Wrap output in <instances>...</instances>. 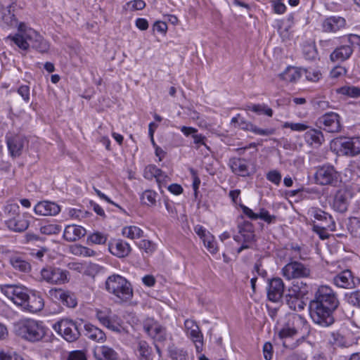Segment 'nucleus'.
<instances>
[{
	"label": "nucleus",
	"mask_w": 360,
	"mask_h": 360,
	"mask_svg": "<svg viewBox=\"0 0 360 360\" xmlns=\"http://www.w3.org/2000/svg\"><path fill=\"white\" fill-rule=\"evenodd\" d=\"M94 356L97 360H117V353L111 347L101 346L94 352Z\"/></svg>",
	"instance_id": "32"
},
{
	"label": "nucleus",
	"mask_w": 360,
	"mask_h": 360,
	"mask_svg": "<svg viewBox=\"0 0 360 360\" xmlns=\"http://www.w3.org/2000/svg\"><path fill=\"white\" fill-rule=\"evenodd\" d=\"M85 337L95 342L103 343L106 340L105 333L99 328L91 323H86L84 326Z\"/></svg>",
	"instance_id": "25"
},
{
	"label": "nucleus",
	"mask_w": 360,
	"mask_h": 360,
	"mask_svg": "<svg viewBox=\"0 0 360 360\" xmlns=\"http://www.w3.org/2000/svg\"><path fill=\"white\" fill-rule=\"evenodd\" d=\"M42 281L51 285H62L69 281V271L60 268L47 266L40 271Z\"/></svg>",
	"instance_id": "6"
},
{
	"label": "nucleus",
	"mask_w": 360,
	"mask_h": 360,
	"mask_svg": "<svg viewBox=\"0 0 360 360\" xmlns=\"http://www.w3.org/2000/svg\"><path fill=\"white\" fill-rule=\"evenodd\" d=\"M0 25L2 27H13L17 25V20L14 14H12L10 10L6 11L0 18Z\"/></svg>",
	"instance_id": "42"
},
{
	"label": "nucleus",
	"mask_w": 360,
	"mask_h": 360,
	"mask_svg": "<svg viewBox=\"0 0 360 360\" xmlns=\"http://www.w3.org/2000/svg\"><path fill=\"white\" fill-rule=\"evenodd\" d=\"M311 214L316 219L326 221V227L330 230H333L335 227V221L333 217L327 212L321 210L313 209L311 210Z\"/></svg>",
	"instance_id": "36"
},
{
	"label": "nucleus",
	"mask_w": 360,
	"mask_h": 360,
	"mask_svg": "<svg viewBox=\"0 0 360 360\" xmlns=\"http://www.w3.org/2000/svg\"><path fill=\"white\" fill-rule=\"evenodd\" d=\"M108 250L112 255L122 258L130 253L131 247L122 240H113L109 243Z\"/></svg>",
	"instance_id": "24"
},
{
	"label": "nucleus",
	"mask_w": 360,
	"mask_h": 360,
	"mask_svg": "<svg viewBox=\"0 0 360 360\" xmlns=\"http://www.w3.org/2000/svg\"><path fill=\"white\" fill-rule=\"evenodd\" d=\"M247 109L249 110H252V112H255L258 115L264 114L269 117H272V115H273L272 109L269 108L265 104H254V105L248 106Z\"/></svg>",
	"instance_id": "45"
},
{
	"label": "nucleus",
	"mask_w": 360,
	"mask_h": 360,
	"mask_svg": "<svg viewBox=\"0 0 360 360\" xmlns=\"http://www.w3.org/2000/svg\"><path fill=\"white\" fill-rule=\"evenodd\" d=\"M122 235L130 239H136L143 237V231L136 226H129L123 228Z\"/></svg>",
	"instance_id": "40"
},
{
	"label": "nucleus",
	"mask_w": 360,
	"mask_h": 360,
	"mask_svg": "<svg viewBox=\"0 0 360 360\" xmlns=\"http://www.w3.org/2000/svg\"><path fill=\"white\" fill-rule=\"evenodd\" d=\"M15 334L30 342H38L46 337L47 328L42 321L32 319L20 320L14 325Z\"/></svg>",
	"instance_id": "3"
},
{
	"label": "nucleus",
	"mask_w": 360,
	"mask_h": 360,
	"mask_svg": "<svg viewBox=\"0 0 360 360\" xmlns=\"http://www.w3.org/2000/svg\"><path fill=\"white\" fill-rule=\"evenodd\" d=\"M345 297L349 304L360 308V290L346 294Z\"/></svg>",
	"instance_id": "48"
},
{
	"label": "nucleus",
	"mask_w": 360,
	"mask_h": 360,
	"mask_svg": "<svg viewBox=\"0 0 360 360\" xmlns=\"http://www.w3.org/2000/svg\"><path fill=\"white\" fill-rule=\"evenodd\" d=\"M44 306L43 298L40 295L33 293L31 295L28 294L22 309L31 313H37L40 311Z\"/></svg>",
	"instance_id": "23"
},
{
	"label": "nucleus",
	"mask_w": 360,
	"mask_h": 360,
	"mask_svg": "<svg viewBox=\"0 0 360 360\" xmlns=\"http://www.w3.org/2000/svg\"><path fill=\"white\" fill-rule=\"evenodd\" d=\"M186 332L188 336L195 344L197 352L202 350L203 336L196 322L192 319H186L184 323Z\"/></svg>",
	"instance_id": "13"
},
{
	"label": "nucleus",
	"mask_w": 360,
	"mask_h": 360,
	"mask_svg": "<svg viewBox=\"0 0 360 360\" xmlns=\"http://www.w3.org/2000/svg\"><path fill=\"white\" fill-rule=\"evenodd\" d=\"M315 180L322 186L335 185L339 181V174L333 166L325 165L316 169Z\"/></svg>",
	"instance_id": "10"
},
{
	"label": "nucleus",
	"mask_w": 360,
	"mask_h": 360,
	"mask_svg": "<svg viewBox=\"0 0 360 360\" xmlns=\"http://www.w3.org/2000/svg\"><path fill=\"white\" fill-rule=\"evenodd\" d=\"M302 75V68L288 67L280 75L282 79L288 82H296Z\"/></svg>",
	"instance_id": "35"
},
{
	"label": "nucleus",
	"mask_w": 360,
	"mask_h": 360,
	"mask_svg": "<svg viewBox=\"0 0 360 360\" xmlns=\"http://www.w3.org/2000/svg\"><path fill=\"white\" fill-rule=\"evenodd\" d=\"M239 236H235L233 239L236 242H243L245 244H249L255 240V235L254 233L252 224L249 221H245L243 224L238 225Z\"/></svg>",
	"instance_id": "19"
},
{
	"label": "nucleus",
	"mask_w": 360,
	"mask_h": 360,
	"mask_svg": "<svg viewBox=\"0 0 360 360\" xmlns=\"http://www.w3.org/2000/svg\"><path fill=\"white\" fill-rule=\"evenodd\" d=\"M303 53L306 59L314 60L317 56V52L315 46L313 45H307L304 47Z\"/></svg>",
	"instance_id": "55"
},
{
	"label": "nucleus",
	"mask_w": 360,
	"mask_h": 360,
	"mask_svg": "<svg viewBox=\"0 0 360 360\" xmlns=\"http://www.w3.org/2000/svg\"><path fill=\"white\" fill-rule=\"evenodd\" d=\"M258 219H261L268 224L274 223L276 221V216L271 215L265 209H261L259 213L257 214Z\"/></svg>",
	"instance_id": "54"
},
{
	"label": "nucleus",
	"mask_w": 360,
	"mask_h": 360,
	"mask_svg": "<svg viewBox=\"0 0 360 360\" xmlns=\"http://www.w3.org/2000/svg\"><path fill=\"white\" fill-rule=\"evenodd\" d=\"M352 53L353 49L349 44L342 45L330 53V59L333 62H343L349 58Z\"/></svg>",
	"instance_id": "28"
},
{
	"label": "nucleus",
	"mask_w": 360,
	"mask_h": 360,
	"mask_svg": "<svg viewBox=\"0 0 360 360\" xmlns=\"http://www.w3.org/2000/svg\"><path fill=\"white\" fill-rule=\"evenodd\" d=\"M349 205V194L346 191H339L336 194L333 202L334 208L339 212H345Z\"/></svg>",
	"instance_id": "34"
},
{
	"label": "nucleus",
	"mask_w": 360,
	"mask_h": 360,
	"mask_svg": "<svg viewBox=\"0 0 360 360\" xmlns=\"http://www.w3.org/2000/svg\"><path fill=\"white\" fill-rule=\"evenodd\" d=\"M53 328L69 342L76 341L80 336L79 326L68 319L58 321L54 324Z\"/></svg>",
	"instance_id": "7"
},
{
	"label": "nucleus",
	"mask_w": 360,
	"mask_h": 360,
	"mask_svg": "<svg viewBox=\"0 0 360 360\" xmlns=\"http://www.w3.org/2000/svg\"><path fill=\"white\" fill-rule=\"evenodd\" d=\"M286 302L289 307L294 311H301L305 306L304 302L297 296L287 295Z\"/></svg>",
	"instance_id": "43"
},
{
	"label": "nucleus",
	"mask_w": 360,
	"mask_h": 360,
	"mask_svg": "<svg viewBox=\"0 0 360 360\" xmlns=\"http://www.w3.org/2000/svg\"><path fill=\"white\" fill-rule=\"evenodd\" d=\"M106 290L115 295L118 302H127L133 297V289L131 283L123 276L113 274L105 281Z\"/></svg>",
	"instance_id": "5"
},
{
	"label": "nucleus",
	"mask_w": 360,
	"mask_h": 360,
	"mask_svg": "<svg viewBox=\"0 0 360 360\" xmlns=\"http://www.w3.org/2000/svg\"><path fill=\"white\" fill-rule=\"evenodd\" d=\"M88 240L94 244H104L107 240V236L100 232H95L88 237Z\"/></svg>",
	"instance_id": "52"
},
{
	"label": "nucleus",
	"mask_w": 360,
	"mask_h": 360,
	"mask_svg": "<svg viewBox=\"0 0 360 360\" xmlns=\"http://www.w3.org/2000/svg\"><path fill=\"white\" fill-rule=\"evenodd\" d=\"M340 150L347 156L354 157L360 154V136L342 139Z\"/></svg>",
	"instance_id": "16"
},
{
	"label": "nucleus",
	"mask_w": 360,
	"mask_h": 360,
	"mask_svg": "<svg viewBox=\"0 0 360 360\" xmlns=\"http://www.w3.org/2000/svg\"><path fill=\"white\" fill-rule=\"evenodd\" d=\"M319 127L329 133H338L341 129L340 117L334 112H328L321 117L316 121Z\"/></svg>",
	"instance_id": "12"
},
{
	"label": "nucleus",
	"mask_w": 360,
	"mask_h": 360,
	"mask_svg": "<svg viewBox=\"0 0 360 360\" xmlns=\"http://www.w3.org/2000/svg\"><path fill=\"white\" fill-rule=\"evenodd\" d=\"M25 141V139L20 136H14L8 139V148L12 156L16 157L21 154Z\"/></svg>",
	"instance_id": "30"
},
{
	"label": "nucleus",
	"mask_w": 360,
	"mask_h": 360,
	"mask_svg": "<svg viewBox=\"0 0 360 360\" xmlns=\"http://www.w3.org/2000/svg\"><path fill=\"white\" fill-rule=\"evenodd\" d=\"M158 194L151 190L145 191L141 197V202L148 206L155 205Z\"/></svg>",
	"instance_id": "44"
},
{
	"label": "nucleus",
	"mask_w": 360,
	"mask_h": 360,
	"mask_svg": "<svg viewBox=\"0 0 360 360\" xmlns=\"http://www.w3.org/2000/svg\"><path fill=\"white\" fill-rule=\"evenodd\" d=\"M67 360H86V356L83 351L75 350L69 353Z\"/></svg>",
	"instance_id": "57"
},
{
	"label": "nucleus",
	"mask_w": 360,
	"mask_h": 360,
	"mask_svg": "<svg viewBox=\"0 0 360 360\" xmlns=\"http://www.w3.org/2000/svg\"><path fill=\"white\" fill-rule=\"evenodd\" d=\"M304 140L310 146L316 145L319 146L324 141L323 134L321 131L316 129H311L307 131L304 135Z\"/></svg>",
	"instance_id": "33"
},
{
	"label": "nucleus",
	"mask_w": 360,
	"mask_h": 360,
	"mask_svg": "<svg viewBox=\"0 0 360 360\" xmlns=\"http://www.w3.org/2000/svg\"><path fill=\"white\" fill-rule=\"evenodd\" d=\"M284 292V283L281 278H274L269 281L267 288V296L270 301L278 302Z\"/></svg>",
	"instance_id": "18"
},
{
	"label": "nucleus",
	"mask_w": 360,
	"mask_h": 360,
	"mask_svg": "<svg viewBox=\"0 0 360 360\" xmlns=\"http://www.w3.org/2000/svg\"><path fill=\"white\" fill-rule=\"evenodd\" d=\"M111 314L112 312L108 309L104 310L97 309L96 316L103 326L112 331L119 332L120 326L114 324L113 318Z\"/></svg>",
	"instance_id": "27"
},
{
	"label": "nucleus",
	"mask_w": 360,
	"mask_h": 360,
	"mask_svg": "<svg viewBox=\"0 0 360 360\" xmlns=\"http://www.w3.org/2000/svg\"><path fill=\"white\" fill-rule=\"evenodd\" d=\"M202 241L205 246L210 253L215 254L218 251V248L214 240V237L212 234L208 236Z\"/></svg>",
	"instance_id": "49"
},
{
	"label": "nucleus",
	"mask_w": 360,
	"mask_h": 360,
	"mask_svg": "<svg viewBox=\"0 0 360 360\" xmlns=\"http://www.w3.org/2000/svg\"><path fill=\"white\" fill-rule=\"evenodd\" d=\"M137 352L140 360H151L152 349L146 341H139Z\"/></svg>",
	"instance_id": "38"
},
{
	"label": "nucleus",
	"mask_w": 360,
	"mask_h": 360,
	"mask_svg": "<svg viewBox=\"0 0 360 360\" xmlns=\"http://www.w3.org/2000/svg\"><path fill=\"white\" fill-rule=\"evenodd\" d=\"M86 230L80 226L75 224L68 225L65 228L63 238L69 242L76 241L84 236Z\"/></svg>",
	"instance_id": "29"
},
{
	"label": "nucleus",
	"mask_w": 360,
	"mask_h": 360,
	"mask_svg": "<svg viewBox=\"0 0 360 360\" xmlns=\"http://www.w3.org/2000/svg\"><path fill=\"white\" fill-rule=\"evenodd\" d=\"M60 230V226L53 224H47L40 227V232L45 235L57 234Z\"/></svg>",
	"instance_id": "47"
},
{
	"label": "nucleus",
	"mask_w": 360,
	"mask_h": 360,
	"mask_svg": "<svg viewBox=\"0 0 360 360\" xmlns=\"http://www.w3.org/2000/svg\"><path fill=\"white\" fill-rule=\"evenodd\" d=\"M309 331V327L306 319L297 314H292L287 316V322L278 331V336L285 348L294 349L302 340L304 336L302 339L292 342H289L288 339L293 338L300 333L308 334Z\"/></svg>",
	"instance_id": "2"
},
{
	"label": "nucleus",
	"mask_w": 360,
	"mask_h": 360,
	"mask_svg": "<svg viewBox=\"0 0 360 360\" xmlns=\"http://www.w3.org/2000/svg\"><path fill=\"white\" fill-rule=\"evenodd\" d=\"M266 178L270 182L278 186L281 184L282 176L280 172L273 169L266 174Z\"/></svg>",
	"instance_id": "50"
},
{
	"label": "nucleus",
	"mask_w": 360,
	"mask_h": 360,
	"mask_svg": "<svg viewBox=\"0 0 360 360\" xmlns=\"http://www.w3.org/2000/svg\"><path fill=\"white\" fill-rule=\"evenodd\" d=\"M30 86L27 85H21L18 89V94L20 95L23 100L27 103L30 101Z\"/></svg>",
	"instance_id": "58"
},
{
	"label": "nucleus",
	"mask_w": 360,
	"mask_h": 360,
	"mask_svg": "<svg viewBox=\"0 0 360 360\" xmlns=\"http://www.w3.org/2000/svg\"><path fill=\"white\" fill-rule=\"evenodd\" d=\"M346 73V68L342 66L338 65L332 69L330 75L332 78H338L342 75H345Z\"/></svg>",
	"instance_id": "61"
},
{
	"label": "nucleus",
	"mask_w": 360,
	"mask_h": 360,
	"mask_svg": "<svg viewBox=\"0 0 360 360\" xmlns=\"http://www.w3.org/2000/svg\"><path fill=\"white\" fill-rule=\"evenodd\" d=\"M49 297L55 302H60L63 305L70 308L77 306V302L75 295L68 290L61 288H52L49 291Z\"/></svg>",
	"instance_id": "14"
},
{
	"label": "nucleus",
	"mask_w": 360,
	"mask_h": 360,
	"mask_svg": "<svg viewBox=\"0 0 360 360\" xmlns=\"http://www.w3.org/2000/svg\"><path fill=\"white\" fill-rule=\"evenodd\" d=\"M1 292L13 302L22 308L28 295V290L18 285H0Z\"/></svg>",
	"instance_id": "9"
},
{
	"label": "nucleus",
	"mask_w": 360,
	"mask_h": 360,
	"mask_svg": "<svg viewBox=\"0 0 360 360\" xmlns=\"http://www.w3.org/2000/svg\"><path fill=\"white\" fill-rule=\"evenodd\" d=\"M359 283V280H355L350 270L342 271L333 278V283L342 288L353 289Z\"/></svg>",
	"instance_id": "15"
},
{
	"label": "nucleus",
	"mask_w": 360,
	"mask_h": 360,
	"mask_svg": "<svg viewBox=\"0 0 360 360\" xmlns=\"http://www.w3.org/2000/svg\"><path fill=\"white\" fill-rule=\"evenodd\" d=\"M10 262L12 266L21 272H28L31 269V266L29 262L21 259L19 257H13L11 258Z\"/></svg>",
	"instance_id": "39"
},
{
	"label": "nucleus",
	"mask_w": 360,
	"mask_h": 360,
	"mask_svg": "<svg viewBox=\"0 0 360 360\" xmlns=\"http://www.w3.org/2000/svg\"><path fill=\"white\" fill-rule=\"evenodd\" d=\"M34 211L37 214L43 216H53L58 214L60 211V207L55 202L49 201H42L38 202Z\"/></svg>",
	"instance_id": "22"
},
{
	"label": "nucleus",
	"mask_w": 360,
	"mask_h": 360,
	"mask_svg": "<svg viewBox=\"0 0 360 360\" xmlns=\"http://www.w3.org/2000/svg\"><path fill=\"white\" fill-rule=\"evenodd\" d=\"M0 360H23V359L14 351H1L0 352Z\"/></svg>",
	"instance_id": "51"
},
{
	"label": "nucleus",
	"mask_w": 360,
	"mask_h": 360,
	"mask_svg": "<svg viewBox=\"0 0 360 360\" xmlns=\"http://www.w3.org/2000/svg\"><path fill=\"white\" fill-rule=\"evenodd\" d=\"M158 172V168L155 165H148L145 168L144 177L147 179H151L155 176V173Z\"/></svg>",
	"instance_id": "59"
},
{
	"label": "nucleus",
	"mask_w": 360,
	"mask_h": 360,
	"mask_svg": "<svg viewBox=\"0 0 360 360\" xmlns=\"http://www.w3.org/2000/svg\"><path fill=\"white\" fill-rule=\"evenodd\" d=\"M282 274L288 280L304 278L310 276L311 270L308 265L291 261L283 266Z\"/></svg>",
	"instance_id": "8"
},
{
	"label": "nucleus",
	"mask_w": 360,
	"mask_h": 360,
	"mask_svg": "<svg viewBox=\"0 0 360 360\" xmlns=\"http://www.w3.org/2000/svg\"><path fill=\"white\" fill-rule=\"evenodd\" d=\"M231 124H237V127L242 129L250 131L255 134L261 136H270L274 134L276 132V129L273 128L261 129L252 123L248 122L243 120H239V115L231 119ZM235 127H236V125H235Z\"/></svg>",
	"instance_id": "17"
},
{
	"label": "nucleus",
	"mask_w": 360,
	"mask_h": 360,
	"mask_svg": "<svg viewBox=\"0 0 360 360\" xmlns=\"http://www.w3.org/2000/svg\"><path fill=\"white\" fill-rule=\"evenodd\" d=\"M19 213L20 207L18 204L13 200H9L3 205L0 214L5 220H8L18 216Z\"/></svg>",
	"instance_id": "31"
},
{
	"label": "nucleus",
	"mask_w": 360,
	"mask_h": 360,
	"mask_svg": "<svg viewBox=\"0 0 360 360\" xmlns=\"http://www.w3.org/2000/svg\"><path fill=\"white\" fill-rule=\"evenodd\" d=\"M339 304L336 292L328 285H321L310 302L311 318L315 323L328 327L335 321L333 312Z\"/></svg>",
	"instance_id": "1"
},
{
	"label": "nucleus",
	"mask_w": 360,
	"mask_h": 360,
	"mask_svg": "<svg viewBox=\"0 0 360 360\" xmlns=\"http://www.w3.org/2000/svg\"><path fill=\"white\" fill-rule=\"evenodd\" d=\"M302 75H304L306 79L311 82H318L321 78V73L319 70L313 68H302Z\"/></svg>",
	"instance_id": "46"
},
{
	"label": "nucleus",
	"mask_w": 360,
	"mask_h": 360,
	"mask_svg": "<svg viewBox=\"0 0 360 360\" xmlns=\"http://www.w3.org/2000/svg\"><path fill=\"white\" fill-rule=\"evenodd\" d=\"M168 352L172 360H188V353L183 349L172 345L169 347Z\"/></svg>",
	"instance_id": "41"
},
{
	"label": "nucleus",
	"mask_w": 360,
	"mask_h": 360,
	"mask_svg": "<svg viewBox=\"0 0 360 360\" xmlns=\"http://www.w3.org/2000/svg\"><path fill=\"white\" fill-rule=\"evenodd\" d=\"M264 356L266 360H271L272 358V345L270 342H266L263 346Z\"/></svg>",
	"instance_id": "64"
},
{
	"label": "nucleus",
	"mask_w": 360,
	"mask_h": 360,
	"mask_svg": "<svg viewBox=\"0 0 360 360\" xmlns=\"http://www.w3.org/2000/svg\"><path fill=\"white\" fill-rule=\"evenodd\" d=\"M144 331L155 341L162 342L167 339L166 328L153 318H147L143 322Z\"/></svg>",
	"instance_id": "11"
},
{
	"label": "nucleus",
	"mask_w": 360,
	"mask_h": 360,
	"mask_svg": "<svg viewBox=\"0 0 360 360\" xmlns=\"http://www.w3.org/2000/svg\"><path fill=\"white\" fill-rule=\"evenodd\" d=\"M8 38L11 39L20 49L24 51L27 50L31 46L32 49L44 53H47L50 47L49 43L31 28H29L24 34L9 36Z\"/></svg>",
	"instance_id": "4"
},
{
	"label": "nucleus",
	"mask_w": 360,
	"mask_h": 360,
	"mask_svg": "<svg viewBox=\"0 0 360 360\" xmlns=\"http://www.w3.org/2000/svg\"><path fill=\"white\" fill-rule=\"evenodd\" d=\"M229 165L232 172L240 176H248L250 175L249 164L246 159L241 158H232L229 160Z\"/></svg>",
	"instance_id": "20"
},
{
	"label": "nucleus",
	"mask_w": 360,
	"mask_h": 360,
	"mask_svg": "<svg viewBox=\"0 0 360 360\" xmlns=\"http://www.w3.org/2000/svg\"><path fill=\"white\" fill-rule=\"evenodd\" d=\"M283 128H290L292 131H304L309 128V127L304 123H292L286 122L283 125Z\"/></svg>",
	"instance_id": "53"
},
{
	"label": "nucleus",
	"mask_w": 360,
	"mask_h": 360,
	"mask_svg": "<svg viewBox=\"0 0 360 360\" xmlns=\"http://www.w3.org/2000/svg\"><path fill=\"white\" fill-rule=\"evenodd\" d=\"M139 246L141 249L144 250L147 253H150L154 251V246L153 243L148 240H141Z\"/></svg>",
	"instance_id": "63"
},
{
	"label": "nucleus",
	"mask_w": 360,
	"mask_h": 360,
	"mask_svg": "<svg viewBox=\"0 0 360 360\" xmlns=\"http://www.w3.org/2000/svg\"><path fill=\"white\" fill-rule=\"evenodd\" d=\"M272 4L275 13L282 14L285 11L286 7L281 0H273Z\"/></svg>",
	"instance_id": "62"
},
{
	"label": "nucleus",
	"mask_w": 360,
	"mask_h": 360,
	"mask_svg": "<svg viewBox=\"0 0 360 360\" xmlns=\"http://www.w3.org/2000/svg\"><path fill=\"white\" fill-rule=\"evenodd\" d=\"M5 225L6 227L14 232H23L29 227L30 223L27 219H25L24 214H21L20 212L8 220H5Z\"/></svg>",
	"instance_id": "21"
},
{
	"label": "nucleus",
	"mask_w": 360,
	"mask_h": 360,
	"mask_svg": "<svg viewBox=\"0 0 360 360\" xmlns=\"http://www.w3.org/2000/svg\"><path fill=\"white\" fill-rule=\"evenodd\" d=\"M346 21L340 16H330L324 20L322 27L324 32H335L345 27Z\"/></svg>",
	"instance_id": "26"
},
{
	"label": "nucleus",
	"mask_w": 360,
	"mask_h": 360,
	"mask_svg": "<svg viewBox=\"0 0 360 360\" xmlns=\"http://www.w3.org/2000/svg\"><path fill=\"white\" fill-rule=\"evenodd\" d=\"M194 231L202 240H205L208 236L211 235L210 232L207 231L201 225H196L194 227Z\"/></svg>",
	"instance_id": "60"
},
{
	"label": "nucleus",
	"mask_w": 360,
	"mask_h": 360,
	"mask_svg": "<svg viewBox=\"0 0 360 360\" xmlns=\"http://www.w3.org/2000/svg\"><path fill=\"white\" fill-rule=\"evenodd\" d=\"M127 6L130 11H140L145 8L146 3L143 0H134L129 1Z\"/></svg>",
	"instance_id": "56"
},
{
	"label": "nucleus",
	"mask_w": 360,
	"mask_h": 360,
	"mask_svg": "<svg viewBox=\"0 0 360 360\" xmlns=\"http://www.w3.org/2000/svg\"><path fill=\"white\" fill-rule=\"evenodd\" d=\"M336 93L349 98L360 97V87L352 85H345L335 90Z\"/></svg>",
	"instance_id": "37"
}]
</instances>
